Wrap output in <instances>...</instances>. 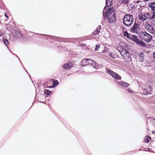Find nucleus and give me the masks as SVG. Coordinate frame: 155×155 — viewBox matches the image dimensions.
<instances>
[{
  "mask_svg": "<svg viewBox=\"0 0 155 155\" xmlns=\"http://www.w3.org/2000/svg\"><path fill=\"white\" fill-rule=\"evenodd\" d=\"M112 0H106V6L104 8L103 12L104 18H107L109 22L110 23H113L116 20L115 15L114 13V8H108L106 11V8L112 5Z\"/></svg>",
  "mask_w": 155,
  "mask_h": 155,
  "instance_id": "1",
  "label": "nucleus"
},
{
  "mask_svg": "<svg viewBox=\"0 0 155 155\" xmlns=\"http://www.w3.org/2000/svg\"><path fill=\"white\" fill-rule=\"evenodd\" d=\"M124 24L127 26H129L133 23L134 21L133 16L130 14H126L123 19Z\"/></svg>",
  "mask_w": 155,
  "mask_h": 155,
  "instance_id": "2",
  "label": "nucleus"
},
{
  "mask_svg": "<svg viewBox=\"0 0 155 155\" xmlns=\"http://www.w3.org/2000/svg\"><path fill=\"white\" fill-rule=\"evenodd\" d=\"M80 64L82 66H85L87 65H90L91 68H96L95 62L90 59H82L80 62Z\"/></svg>",
  "mask_w": 155,
  "mask_h": 155,
  "instance_id": "3",
  "label": "nucleus"
},
{
  "mask_svg": "<svg viewBox=\"0 0 155 155\" xmlns=\"http://www.w3.org/2000/svg\"><path fill=\"white\" fill-rule=\"evenodd\" d=\"M139 35L140 38L147 43L150 42L152 38L151 35L146 31L140 32Z\"/></svg>",
  "mask_w": 155,
  "mask_h": 155,
  "instance_id": "4",
  "label": "nucleus"
},
{
  "mask_svg": "<svg viewBox=\"0 0 155 155\" xmlns=\"http://www.w3.org/2000/svg\"><path fill=\"white\" fill-rule=\"evenodd\" d=\"M144 28L149 33L152 34L154 33L155 31L153 27L149 23L146 22Z\"/></svg>",
  "mask_w": 155,
  "mask_h": 155,
  "instance_id": "5",
  "label": "nucleus"
},
{
  "mask_svg": "<svg viewBox=\"0 0 155 155\" xmlns=\"http://www.w3.org/2000/svg\"><path fill=\"white\" fill-rule=\"evenodd\" d=\"M117 49L120 53L123 58H124V56H125L127 53H129L127 50L121 46L118 47Z\"/></svg>",
  "mask_w": 155,
  "mask_h": 155,
  "instance_id": "6",
  "label": "nucleus"
},
{
  "mask_svg": "<svg viewBox=\"0 0 155 155\" xmlns=\"http://www.w3.org/2000/svg\"><path fill=\"white\" fill-rule=\"evenodd\" d=\"M140 29L139 25L136 23H135L134 25L130 28V31L132 33H135L136 34H138V32Z\"/></svg>",
  "mask_w": 155,
  "mask_h": 155,
  "instance_id": "7",
  "label": "nucleus"
},
{
  "mask_svg": "<svg viewBox=\"0 0 155 155\" xmlns=\"http://www.w3.org/2000/svg\"><path fill=\"white\" fill-rule=\"evenodd\" d=\"M147 16L148 19L152 20L155 17V11H152L149 12H146Z\"/></svg>",
  "mask_w": 155,
  "mask_h": 155,
  "instance_id": "8",
  "label": "nucleus"
},
{
  "mask_svg": "<svg viewBox=\"0 0 155 155\" xmlns=\"http://www.w3.org/2000/svg\"><path fill=\"white\" fill-rule=\"evenodd\" d=\"M109 74H110L113 78H121V77L116 73L113 72L110 69H108L106 71Z\"/></svg>",
  "mask_w": 155,
  "mask_h": 155,
  "instance_id": "9",
  "label": "nucleus"
},
{
  "mask_svg": "<svg viewBox=\"0 0 155 155\" xmlns=\"http://www.w3.org/2000/svg\"><path fill=\"white\" fill-rule=\"evenodd\" d=\"M139 18L140 20L143 21L148 19L146 12L141 13L139 15Z\"/></svg>",
  "mask_w": 155,
  "mask_h": 155,
  "instance_id": "10",
  "label": "nucleus"
},
{
  "mask_svg": "<svg viewBox=\"0 0 155 155\" xmlns=\"http://www.w3.org/2000/svg\"><path fill=\"white\" fill-rule=\"evenodd\" d=\"M50 81L52 82L53 85L52 86H48V88H51L53 87H55L59 84V82L56 80L51 79L50 80Z\"/></svg>",
  "mask_w": 155,
  "mask_h": 155,
  "instance_id": "11",
  "label": "nucleus"
},
{
  "mask_svg": "<svg viewBox=\"0 0 155 155\" xmlns=\"http://www.w3.org/2000/svg\"><path fill=\"white\" fill-rule=\"evenodd\" d=\"M118 84L120 85L123 86L124 87H129L130 85L129 84L122 81L118 82Z\"/></svg>",
  "mask_w": 155,
  "mask_h": 155,
  "instance_id": "12",
  "label": "nucleus"
},
{
  "mask_svg": "<svg viewBox=\"0 0 155 155\" xmlns=\"http://www.w3.org/2000/svg\"><path fill=\"white\" fill-rule=\"evenodd\" d=\"M72 67L71 64L69 63L67 64H63L61 66L62 68L66 69H68Z\"/></svg>",
  "mask_w": 155,
  "mask_h": 155,
  "instance_id": "13",
  "label": "nucleus"
},
{
  "mask_svg": "<svg viewBox=\"0 0 155 155\" xmlns=\"http://www.w3.org/2000/svg\"><path fill=\"white\" fill-rule=\"evenodd\" d=\"M124 61L126 62H129L131 61V58L130 56L129 53H127V54L124 56V58H123Z\"/></svg>",
  "mask_w": 155,
  "mask_h": 155,
  "instance_id": "14",
  "label": "nucleus"
},
{
  "mask_svg": "<svg viewBox=\"0 0 155 155\" xmlns=\"http://www.w3.org/2000/svg\"><path fill=\"white\" fill-rule=\"evenodd\" d=\"M101 29V25L98 26L96 30L94 31L92 33V34L93 35H96L97 34L99 33Z\"/></svg>",
  "mask_w": 155,
  "mask_h": 155,
  "instance_id": "15",
  "label": "nucleus"
},
{
  "mask_svg": "<svg viewBox=\"0 0 155 155\" xmlns=\"http://www.w3.org/2000/svg\"><path fill=\"white\" fill-rule=\"evenodd\" d=\"M129 39L132 40L137 43L139 39L137 38L135 35H130Z\"/></svg>",
  "mask_w": 155,
  "mask_h": 155,
  "instance_id": "16",
  "label": "nucleus"
},
{
  "mask_svg": "<svg viewBox=\"0 0 155 155\" xmlns=\"http://www.w3.org/2000/svg\"><path fill=\"white\" fill-rule=\"evenodd\" d=\"M137 43L143 47H145L146 46V44L144 42L140 41L139 39L137 42Z\"/></svg>",
  "mask_w": 155,
  "mask_h": 155,
  "instance_id": "17",
  "label": "nucleus"
},
{
  "mask_svg": "<svg viewBox=\"0 0 155 155\" xmlns=\"http://www.w3.org/2000/svg\"><path fill=\"white\" fill-rule=\"evenodd\" d=\"M149 6L151 8L152 11H155L154 8H155V3L153 2L150 4Z\"/></svg>",
  "mask_w": 155,
  "mask_h": 155,
  "instance_id": "18",
  "label": "nucleus"
},
{
  "mask_svg": "<svg viewBox=\"0 0 155 155\" xmlns=\"http://www.w3.org/2000/svg\"><path fill=\"white\" fill-rule=\"evenodd\" d=\"M3 42L4 43V44L6 46L8 45L9 42L6 39H5L4 38H3Z\"/></svg>",
  "mask_w": 155,
  "mask_h": 155,
  "instance_id": "19",
  "label": "nucleus"
},
{
  "mask_svg": "<svg viewBox=\"0 0 155 155\" xmlns=\"http://www.w3.org/2000/svg\"><path fill=\"white\" fill-rule=\"evenodd\" d=\"M150 139V137L148 136H147L144 139V141L148 143Z\"/></svg>",
  "mask_w": 155,
  "mask_h": 155,
  "instance_id": "20",
  "label": "nucleus"
},
{
  "mask_svg": "<svg viewBox=\"0 0 155 155\" xmlns=\"http://www.w3.org/2000/svg\"><path fill=\"white\" fill-rule=\"evenodd\" d=\"M45 94L47 95L52 94V92L49 90H45Z\"/></svg>",
  "mask_w": 155,
  "mask_h": 155,
  "instance_id": "21",
  "label": "nucleus"
},
{
  "mask_svg": "<svg viewBox=\"0 0 155 155\" xmlns=\"http://www.w3.org/2000/svg\"><path fill=\"white\" fill-rule=\"evenodd\" d=\"M147 91V94H150L151 93L152 88L150 87H148L146 89Z\"/></svg>",
  "mask_w": 155,
  "mask_h": 155,
  "instance_id": "22",
  "label": "nucleus"
},
{
  "mask_svg": "<svg viewBox=\"0 0 155 155\" xmlns=\"http://www.w3.org/2000/svg\"><path fill=\"white\" fill-rule=\"evenodd\" d=\"M124 36L126 37L127 38L129 39L130 37V36L129 35V34L128 33L127 31H125L124 34Z\"/></svg>",
  "mask_w": 155,
  "mask_h": 155,
  "instance_id": "23",
  "label": "nucleus"
},
{
  "mask_svg": "<svg viewBox=\"0 0 155 155\" xmlns=\"http://www.w3.org/2000/svg\"><path fill=\"white\" fill-rule=\"evenodd\" d=\"M129 0H122L123 3L125 4H127L128 3Z\"/></svg>",
  "mask_w": 155,
  "mask_h": 155,
  "instance_id": "24",
  "label": "nucleus"
},
{
  "mask_svg": "<svg viewBox=\"0 0 155 155\" xmlns=\"http://www.w3.org/2000/svg\"><path fill=\"white\" fill-rule=\"evenodd\" d=\"M16 35H18L17 36V38H19L21 36V34H20V32H16Z\"/></svg>",
  "mask_w": 155,
  "mask_h": 155,
  "instance_id": "25",
  "label": "nucleus"
},
{
  "mask_svg": "<svg viewBox=\"0 0 155 155\" xmlns=\"http://www.w3.org/2000/svg\"><path fill=\"white\" fill-rule=\"evenodd\" d=\"M109 55L113 58H116V56L114 54H112L111 53H110L109 54Z\"/></svg>",
  "mask_w": 155,
  "mask_h": 155,
  "instance_id": "26",
  "label": "nucleus"
},
{
  "mask_svg": "<svg viewBox=\"0 0 155 155\" xmlns=\"http://www.w3.org/2000/svg\"><path fill=\"white\" fill-rule=\"evenodd\" d=\"M127 90L130 93H133V91L130 88H128L127 89Z\"/></svg>",
  "mask_w": 155,
  "mask_h": 155,
  "instance_id": "27",
  "label": "nucleus"
},
{
  "mask_svg": "<svg viewBox=\"0 0 155 155\" xmlns=\"http://www.w3.org/2000/svg\"><path fill=\"white\" fill-rule=\"evenodd\" d=\"M139 56L140 57L144 58V54L142 52H140L139 54Z\"/></svg>",
  "mask_w": 155,
  "mask_h": 155,
  "instance_id": "28",
  "label": "nucleus"
},
{
  "mask_svg": "<svg viewBox=\"0 0 155 155\" xmlns=\"http://www.w3.org/2000/svg\"><path fill=\"white\" fill-rule=\"evenodd\" d=\"M100 47V46L99 45H96V48L95 49V51H97L98 49Z\"/></svg>",
  "mask_w": 155,
  "mask_h": 155,
  "instance_id": "29",
  "label": "nucleus"
},
{
  "mask_svg": "<svg viewBox=\"0 0 155 155\" xmlns=\"http://www.w3.org/2000/svg\"><path fill=\"white\" fill-rule=\"evenodd\" d=\"M143 58H144L140 57V58H139V61H140L142 62H143Z\"/></svg>",
  "mask_w": 155,
  "mask_h": 155,
  "instance_id": "30",
  "label": "nucleus"
},
{
  "mask_svg": "<svg viewBox=\"0 0 155 155\" xmlns=\"http://www.w3.org/2000/svg\"><path fill=\"white\" fill-rule=\"evenodd\" d=\"M107 50L108 49L106 47H105L103 52H106L107 51Z\"/></svg>",
  "mask_w": 155,
  "mask_h": 155,
  "instance_id": "31",
  "label": "nucleus"
},
{
  "mask_svg": "<svg viewBox=\"0 0 155 155\" xmlns=\"http://www.w3.org/2000/svg\"><path fill=\"white\" fill-rule=\"evenodd\" d=\"M152 121L153 123V124L155 127V119H152Z\"/></svg>",
  "mask_w": 155,
  "mask_h": 155,
  "instance_id": "32",
  "label": "nucleus"
},
{
  "mask_svg": "<svg viewBox=\"0 0 155 155\" xmlns=\"http://www.w3.org/2000/svg\"><path fill=\"white\" fill-rule=\"evenodd\" d=\"M143 93L144 94H147V90L145 89H144L143 91Z\"/></svg>",
  "mask_w": 155,
  "mask_h": 155,
  "instance_id": "33",
  "label": "nucleus"
},
{
  "mask_svg": "<svg viewBox=\"0 0 155 155\" xmlns=\"http://www.w3.org/2000/svg\"><path fill=\"white\" fill-rule=\"evenodd\" d=\"M4 32H0V36H3V35Z\"/></svg>",
  "mask_w": 155,
  "mask_h": 155,
  "instance_id": "34",
  "label": "nucleus"
},
{
  "mask_svg": "<svg viewBox=\"0 0 155 155\" xmlns=\"http://www.w3.org/2000/svg\"><path fill=\"white\" fill-rule=\"evenodd\" d=\"M153 58L155 59V52H153Z\"/></svg>",
  "mask_w": 155,
  "mask_h": 155,
  "instance_id": "35",
  "label": "nucleus"
},
{
  "mask_svg": "<svg viewBox=\"0 0 155 155\" xmlns=\"http://www.w3.org/2000/svg\"><path fill=\"white\" fill-rule=\"evenodd\" d=\"M5 16L6 18H8V16L6 14V13H5Z\"/></svg>",
  "mask_w": 155,
  "mask_h": 155,
  "instance_id": "36",
  "label": "nucleus"
},
{
  "mask_svg": "<svg viewBox=\"0 0 155 155\" xmlns=\"http://www.w3.org/2000/svg\"><path fill=\"white\" fill-rule=\"evenodd\" d=\"M115 79H116V80H117L118 79H119V78H114Z\"/></svg>",
  "mask_w": 155,
  "mask_h": 155,
  "instance_id": "37",
  "label": "nucleus"
},
{
  "mask_svg": "<svg viewBox=\"0 0 155 155\" xmlns=\"http://www.w3.org/2000/svg\"><path fill=\"white\" fill-rule=\"evenodd\" d=\"M121 78H120V80L121 79Z\"/></svg>",
  "mask_w": 155,
  "mask_h": 155,
  "instance_id": "38",
  "label": "nucleus"
}]
</instances>
